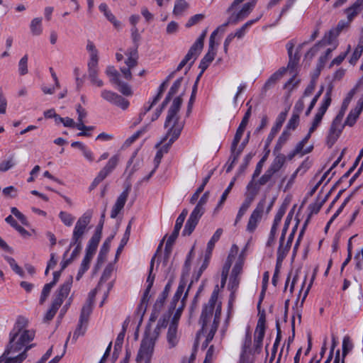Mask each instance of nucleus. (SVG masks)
Returning a JSON list of instances; mask_svg holds the SVG:
<instances>
[{"mask_svg": "<svg viewBox=\"0 0 363 363\" xmlns=\"http://www.w3.org/2000/svg\"><path fill=\"white\" fill-rule=\"evenodd\" d=\"M93 310V304L85 303V304L83 306L81 314L79 317V322L81 323H85V324H88L89 318L92 313Z\"/></svg>", "mask_w": 363, "mask_h": 363, "instance_id": "nucleus-36", "label": "nucleus"}, {"mask_svg": "<svg viewBox=\"0 0 363 363\" xmlns=\"http://www.w3.org/2000/svg\"><path fill=\"white\" fill-rule=\"evenodd\" d=\"M363 52V37L359 39L358 45L355 48L351 58L350 62L351 64L354 65L359 58L361 57Z\"/></svg>", "mask_w": 363, "mask_h": 363, "instance_id": "nucleus-44", "label": "nucleus"}, {"mask_svg": "<svg viewBox=\"0 0 363 363\" xmlns=\"http://www.w3.org/2000/svg\"><path fill=\"white\" fill-rule=\"evenodd\" d=\"M14 344V337L12 336L9 340V345L5 351L0 357V363H22L27 357V352L32 347V345H28L24 350L20 349V345Z\"/></svg>", "mask_w": 363, "mask_h": 363, "instance_id": "nucleus-5", "label": "nucleus"}, {"mask_svg": "<svg viewBox=\"0 0 363 363\" xmlns=\"http://www.w3.org/2000/svg\"><path fill=\"white\" fill-rule=\"evenodd\" d=\"M60 306V300H53L50 308L44 317V320L48 322L50 321L54 318Z\"/></svg>", "mask_w": 363, "mask_h": 363, "instance_id": "nucleus-38", "label": "nucleus"}, {"mask_svg": "<svg viewBox=\"0 0 363 363\" xmlns=\"http://www.w3.org/2000/svg\"><path fill=\"white\" fill-rule=\"evenodd\" d=\"M350 23L351 22H349L348 20L347 21L344 20L340 21L335 29L330 30L328 35L325 36V38H328V39L325 40V44H330L333 41V38L338 35L344 28H347L350 26Z\"/></svg>", "mask_w": 363, "mask_h": 363, "instance_id": "nucleus-19", "label": "nucleus"}, {"mask_svg": "<svg viewBox=\"0 0 363 363\" xmlns=\"http://www.w3.org/2000/svg\"><path fill=\"white\" fill-rule=\"evenodd\" d=\"M162 245H163V240L160 243V245L157 249L156 253L154 255V256L151 259L150 264L149 275L147 278V288L151 289L153 286V283H154L155 277V275L152 274L154 264H155L156 256H157V253L161 250Z\"/></svg>", "mask_w": 363, "mask_h": 363, "instance_id": "nucleus-26", "label": "nucleus"}, {"mask_svg": "<svg viewBox=\"0 0 363 363\" xmlns=\"http://www.w3.org/2000/svg\"><path fill=\"white\" fill-rule=\"evenodd\" d=\"M255 179L252 178V180L248 183L247 186V192L246 194L250 195L252 197L256 196V195L258 194L259 187V186H261L259 182H255Z\"/></svg>", "mask_w": 363, "mask_h": 363, "instance_id": "nucleus-47", "label": "nucleus"}, {"mask_svg": "<svg viewBox=\"0 0 363 363\" xmlns=\"http://www.w3.org/2000/svg\"><path fill=\"white\" fill-rule=\"evenodd\" d=\"M182 95L183 94L173 100V102L168 110L167 116L164 122V128H167L169 127V128L160 143H164L169 136H171V138H169V142L167 144H164L156 153L154 159V169H157L160 164L164 153H167L168 152L169 147L176 140H177L183 129V124L179 123V117L178 115L182 104Z\"/></svg>", "mask_w": 363, "mask_h": 363, "instance_id": "nucleus-1", "label": "nucleus"}, {"mask_svg": "<svg viewBox=\"0 0 363 363\" xmlns=\"http://www.w3.org/2000/svg\"><path fill=\"white\" fill-rule=\"evenodd\" d=\"M86 50L90 52L89 60H99L98 50H96L93 42L88 40Z\"/></svg>", "mask_w": 363, "mask_h": 363, "instance_id": "nucleus-57", "label": "nucleus"}, {"mask_svg": "<svg viewBox=\"0 0 363 363\" xmlns=\"http://www.w3.org/2000/svg\"><path fill=\"white\" fill-rule=\"evenodd\" d=\"M4 259L9 264L11 268L13 270V272L16 274H17L18 275H19L21 277H24L25 274H24L23 270L22 269V268L21 267H19L18 265L16 260L13 257H9V256H4Z\"/></svg>", "mask_w": 363, "mask_h": 363, "instance_id": "nucleus-46", "label": "nucleus"}, {"mask_svg": "<svg viewBox=\"0 0 363 363\" xmlns=\"http://www.w3.org/2000/svg\"><path fill=\"white\" fill-rule=\"evenodd\" d=\"M148 125L143 127L142 129L138 130L135 132L133 135H131L130 138H128L125 142V144L126 145H130L133 143H134L142 134L145 133L147 130Z\"/></svg>", "mask_w": 363, "mask_h": 363, "instance_id": "nucleus-56", "label": "nucleus"}, {"mask_svg": "<svg viewBox=\"0 0 363 363\" xmlns=\"http://www.w3.org/2000/svg\"><path fill=\"white\" fill-rule=\"evenodd\" d=\"M27 320L23 317H19L13 329L10 333V340L12 336L14 337V344L20 345L19 347L21 350H24L26 345L30 342L35 336V333L33 330H24L23 328L26 327Z\"/></svg>", "mask_w": 363, "mask_h": 363, "instance_id": "nucleus-6", "label": "nucleus"}, {"mask_svg": "<svg viewBox=\"0 0 363 363\" xmlns=\"http://www.w3.org/2000/svg\"><path fill=\"white\" fill-rule=\"evenodd\" d=\"M356 90L357 87H354L348 93L347 97L344 99L342 104L340 111L331 124L327 138V143L330 147L333 145L336 142L344 128V125H342V121L353 96L356 93Z\"/></svg>", "mask_w": 363, "mask_h": 363, "instance_id": "nucleus-4", "label": "nucleus"}, {"mask_svg": "<svg viewBox=\"0 0 363 363\" xmlns=\"http://www.w3.org/2000/svg\"><path fill=\"white\" fill-rule=\"evenodd\" d=\"M323 116H324V114H323L318 111L316 113V114L313 118V121L312 122L311 126L309 128L310 132H314L316 130V128L320 124Z\"/></svg>", "mask_w": 363, "mask_h": 363, "instance_id": "nucleus-62", "label": "nucleus"}, {"mask_svg": "<svg viewBox=\"0 0 363 363\" xmlns=\"http://www.w3.org/2000/svg\"><path fill=\"white\" fill-rule=\"evenodd\" d=\"M362 6L355 1L351 6L345 10V13L347 15L349 22H352L354 18L362 10Z\"/></svg>", "mask_w": 363, "mask_h": 363, "instance_id": "nucleus-28", "label": "nucleus"}, {"mask_svg": "<svg viewBox=\"0 0 363 363\" xmlns=\"http://www.w3.org/2000/svg\"><path fill=\"white\" fill-rule=\"evenodd\" d=\"M103 225H104V221L102 220V219H101L99 225H97V227L96 228V230H95L94 235H92V237L91 238V239L89 241V243H91V244L97 245V246L99 245V243L100 242L101 235H102Z\"/></svg>", "mask_w": 363, "mask_h": 363, "instance_id": "nucleus-41", "label": "nucleus"}, {"mask_svg": "<svg viewBox=\"0 0 363 363\" xmlns=\"http://www.w3.org/2000/svg\"><path fill=\"white\" fill-rule=\"evenodd\" d=\"M205 212V208L196 205L191 213L182 232L184 236L190 235L194 230L200 218Z\"/></svg>", "mask_w": 363, "mask_h": 363, "instance_id": "nucleus-8", "label": "nucleus"}, {"mask_svg": "<svg viewBox=\"0 0 363 363\" xmlns=\"http://www.w3.org/2000/svg\"><path fill=\"white\" fill-rule=\"evenodd\" d=\"M2 192L5 196L9 198H16L18 195V190L13 186H9L4 188Z\"/></svg>", "mask_w": 363, "mask_h": 363, "instance_id": "nucleus-64", "label": "nucleus"}, {"mask_svg": "<svg viewBox=\"0 0 363 363\" xmlns=\"http://www.w3.org/2000/svg\"><path fill=\"white\" fill-rule=\"evenodd\" d=\"M189 8V4L185 0H177L175 1L173 13L176 16L182 15Z\"/></svg>", "mask_w": 363, "mask_h": 363, "instance_id": "nucleus-45", "label": "nucleus"}, {"mask_svg": "<svg viewBox=\"0 0 363 363\" xmlns=\"http://www.w3.org/2000/svg\"><path fill=\"white\" fill-rule=\"evenodd\" d=\"M265 335V316L262 315L259 316L255 331V340L263 341Z\"/></svg>", "mask_w": 363, "mask_h": 363, "instance_id": "nucleus-25", "label": "nucleus"}, {"mask_svg": "<svg viewBox=\"0 0 363 363\" xmlns=\"http://www.w3.org/2000/svg\"><path fill=\"white\" fill-rule=\"evenodd\" d=\"M218 286L215 288L211 294V296L206 304L204 305L199 322L201 324V330L196 334V339L194 343V350L195 352L197 350V347L199 345V339L201 334L203 333H206L208 328V323H211L213 315H215L216 310L218 304L220 303L218 301Z\"/></svg>", "mask_w": 363, "mask_h": 363, "instance_id": "nucleus-3", "label": "nucleus"}, {"mask_svg": "<svg viewBox=\"0 0 363 363\" xmlns=\"http://www.w3.org/2000/svg\"><path fill=\"white\" fill-rule=\"evenodd\" d=\"M202 49H201L199 47H195V45L193 44L190 49L189 50L187 54L184 57V60H186V62H189L190 60H192L191 62H190L189 65H188L187 68L189 69L194 62L195 60L196 59L197 56L199 55Z\"/></svg>", "mask_w": 363, "mask_h": 363, "instance_id": "nucleus-30", "label": "nucleus"}, {"mask_svg": "<svg viewBox=\"0 0 363 363\" xmlns=\"http://www.w3.org/2000/svg\"><path fill=\"white\" fill-rule=\"evenodd\" d=\"M150 290H151V289L146 287V289L144 291L143 298L141 299L140 303L138 307V313H142V314L145 313L147 306V303L150 299L149 294H150Z\"/></svg>", "mask_w": 363, "mask_h": 363, "instance_id": "nucleus-42", "label": "nucleus"}, {"mask_svg": "<svg viewBox=\"0 0 363 363\" xmlns=\"http://www.w3.org/2000/svg\"><path fill=\"white\" fill-rule=\"evenodd\" d=\"M331 95H332V87H330V88H328V89L327 90L326 93L325 94V95L323 96V102H322L320 108L318 110V112L325 115V112L327 111V110H328V107L330 106L331 101H332Z\"/></svg>", "mask_w": 363, "mask_h": 363, "instance_id": "nucleus-35", "label": "nucleus"}, {"mask_svg": "<svg viewBox=\"0 0 363 363\" xmlns=\"http://www.w3.org/2000/svg\"><path fill=\"white\" fill-rule=\"evenodd\" d=\"M99 9L101 12L104 13L106 18L113 24L115 28H118L121 26L120 22L116 20L115 16L108 9L106 4L101 3L99 6Z\"/></svg>", "mask_w": 363, "mask_h": 363, "instance_id": "nucleus-27", "label": "nucleus"}, {"mask_svg": "<svg viewBox=\"0 0 363 363\" xmlns=\"http://www.w3.org/2000/svg\"><path fill=\"white\" fill-rule=\"evenodd\" d=\"M131 189V184L128 183L125 189V190L120 194V196L118 197L115 206L119 207L120 208H123L125 202L127 201L129 192Z\"/></svg>", "mask_w": 363, "mask_h": 363, "instance_id": "nucleus-37", "label": "nucleus"}, {"mask_svg": "<svg viewBox=\"0 0 363 363\" xmlns=\"http://www.w3.org/2000/svg\"><path fill=\"white\" fill-rule=\"evenodd\" d=\"M16 164V162L13 160V156L9 157V160L2 161L0 163V172H6L13 167Z\"/></svg>", "mask_w": 363, "mask_h": 363, "instance_id": "nucleus-58", "label": "nucleus"}, {"mask_svg": "<svg viewBox=\"0 0 363 363\" xmlns=\"http://www.w3.org/2000/svg\"><path fill=\"white\" fill-rule=\"evenodd\" d=\"M101 96L104 100L123 110L126 109L129 106L128 100L113 91L104 89L101 91Z\"/></svg>", "mask_w": 363, "mask_h": 363, "instance_id": "nucleus-11", "label": "nucleus"}, {"mask_svg": "<svg viewBox=\"0 0 363 363\" xmlns=\"http://www.w3.org/2000/svg\"><path fill=\"white\" fill-rule=\"evenodd\" d=\"M221 309H222L221 303H219L218 304L216 310V313H215V315L213 317V321L210 325V326H208L207 332L206 333H207V335H206L205 340L207 342L210 343V342L213 339V337L218 330V325L220 323Z\"/></svg>", "mask_w": 363, "mask_h": 363, "instance_id": "nucleus-14", "label": "nucleus"}, {"mask_svg": "<svg viewBox=\"0 0 363 363\" xmlns=\"http://www.w3.org/2000/svg\"><path fill=\"white\" fill-rule=\"evenodd\" d=\"M286 161V157L281 153H279L273 160L264 174L258 180L259 184L260 185H265L267 182L272 181L273 177L277 174L285 164Z\"/></svg>", "mask_w": 363, "mask_h": 363, "instance_id": "nucleus-7", "label": "nucleus"}, {"mask_svg": "<svg viewBox=\"0 0 363 363\" xmlns=\"http://www.w3.org/2000/svg\"><path fill=\"white\" fill-rule=\"evenodd\" d=\"M276 329H277V337H276V340L274 341V343L273 345V347L272 350V355L269 359V363H272V362L274 361V357L276 356L277 349H278V346H279V342L281 339V328H280V324H279V320H276Z\"/></svg>", "mask_w": 363, "mask_h": 363, "instance_id": "nucleus-34", "label": "nucleus"}, {"mask_svg": "<svg viewBox=\"0 0 363 363\" xmlns=\"http://www.w3.org/2000/svg\"><path fill=\"white\" fill-rule=\"evenodd\" d=\"M167 340L169 348H173L177 345L179 341V335L178 334V327L174 324H169L167 333Z\"/></svg>", "mask_w": 363, "mask_h": 363, "instance_id": "nucleus-16", "label": "nucleus"}, {"mask_svg": "<svg viewBox=\"0 0 363 363\" xmlns=\"http://www.w3.org/2000/svg\"><path fill=\"white\" fill-rule=\"evenodd\" d=\"M28 55H25L18 62V72L20 75L23 76L28 72Z\"/></svg>", "mask_w": 363, "mask_h": 363, "instance_id": "nucleus-52", "label": "nucleus"}, {"mask_svg": "<svg viewBox=\"0 0 363 363\" xmlns=\"http://www.w3.org/2000/svg\"><path fill=\"white\" fill-rule=\"evenodd\" d=\"M291 246V245L285 242V238L280 237L277 253V262H278V264H281L283 260L288 255Z\"/></svg>", "mask_w": 363, "mask_h": 363, "instance_id": "nucleus-17", "label": "nucleus"}, {"mask_svg": "<svg viewBox=\"0 0 363 363\" xmlns=\"http://www.w3.org/2000/svg\"><path fill=\"white\" fill-rule=\"evenodd\" d=\"M288 114V110H286L285 111L281 112L276 120L275 125L272 128L270 133H269L267 138L266 140L265 143V148H267L273 139L274 138L277 133L279 132V130L281 129L284 122L285 121L286 116Z\"/></svg>", "mask_w": 363, "mask_h": 363, "instance_id": "nucleus-13", "label": "nucleus"}, {"mask_svg": "<svg viewBox=\"0 0 363 363\" xmlns=\"http://www.w3.org/2000/svg\"><path fill=\"white\" fill-rule=\"evenodd\" d=\"M172 281L169 280L167 282V284L165 285L164 290L160 294V295L159 296V297L157 298V299L155 303V308H161L163 306L164 303L166 298H167L168 294L170 291V289L172 287Z\"/></svg>", "mask_w": 363, "mask_h": 363, "instance_id": "nucleus-29", "label": "nucleus"}, {"mask_svg": "<svg viewBox=\"0 0 363 363\" xmlns=\"http://www.w3.org/2000/svg\"><path fill=\"white\" fill-rule=\"evenodd\" d=\"M325 199H323L322 201L320 202H315V203H311L309 206H308V210L310 211L309 214H311V216L313 214H317L320 208H322L323 203H325Z\"/></svg>", "mask_w": 363, "mask_h": 363, "instance_id": "nucleus-63", "label": "nucleus"}, {"mask_svg": "<svg viewBox=\"0 0 363 363\" xmlns=\"http://www.w3.org/2000/svg\"><path fill=\"white\" fill-rule=\"evenodd\" d=\"M235 258L234 255L229 254L223 267L221 274L228 276L230 269Z\"/></svg>", "mask_w": 363, "mask_h": 363, "instance_id": "nucleus-60", "label": "nucleus"}, {"mask_svg": "<svg viewBox=\"0 0 363 363\" xmlns=\"http://www.w3.org/2000/svg\"><path fill=\"white\" fill-rule=\"evenodd\" d=\"M240 281V277H234L230 274L228 289L230 291H238Z\"/></svg>", "mask_w": 363, "mask_h": 363, "instance_id": "nucleus-59", "label": "nucleus"}, {"mask_svg": "<svg viewBox=\"0 0 363 363\" xmlns=\"http://www.w3.org/2000/svg\"><path fill=\"white\" fill-rule=\"evenodd\" d=\"M119 162V155H115L111 157L108 161L106 166L101 169L99 172L101 175H102L104 178H106L108 174H110L113 170L116 168L118 163Z\"/></svg>", "mask_w": 363, "mask_h": 363, "instance_id": "nucleus-22", "label": "nucleus"}, {"mask_svg": "<svg viewBox=\"0 0 363 363\" xmlns=\"http://www.w3.org/2000/svg\"><path fill=\"white\" fill-rule=\"evenodd\" d=\"M193 250L194 249L192 248L186 257L183 267L182 277L187 276L190 272L191 263L193 257Z\"/></svg>", "mask_w": 363, "mask_h": 363, "instance_id": "nucleus-54", "label": "nucleus"}, {"mask_svg": "<svg viewBox=\"0 0 363 363\" xmlns=\"http://www.w3.org/2000/svg\"><path fill=\"white\" fill-rule=\"evenodd\" d=\"M306 277H305V279L303 281V285H302V287L299 291V294H298V296H300L301 295V293L302 291V289H303V287L305 284V282H306ZM310 287H311V284L308 286L307 289L306 290L304 294H303V296L301 299V303H300V306H298V299H299V297L297 298V300H296V306L295 307H293V310H296L295 311V314L293 315V317L295 315L297 316L298 319V322L299 323H301V311H302V308H303V303L306 300V298L307 297V295L308 294V291H309V289H310Z\"/></svg>", "mask_w": 363, "mask_h": 363, "instance_id": "nucleus-23", "label": "nucleus"}, {"mask_svg": "<svg viewBox=\"0 0 363 363\" xmlns=\"http://www.w3.org/2000/svg\"><path fill=\"white\" fill-rule=\"evenodd\" d=\"M154 346L151 340L143 339L136 357V362L138 363L151 362Z\"/></svg>", "mask_w": 363, "mask_h": 363, "instance_id": "nucleus-9", "label": "nucleus"}, {"mask_svg": "<svg viewBox=\"0 0 363 363\" xmlns=\"http://www.w3.org/2000/svg\"><path fill=\"white\" fill-rule=\"evenodd\" d=\"M284 213H285V208L281 207L278 210L277 214L275 215V217H274V219L273 221V224H272V226L271 228V230H270V233L269 235V238H268V240H267V242L266 244L267 247L272 246L274 244L277 228H278Z\"/></svg>", "mask_w": 363, "mask_h": 363, "instance_id": "nucleus-12", "label": "nucleus"}, {"mask_svg": "<svg viewBox=\"0 0 363 363\" xmlns=\"http://www.w3.org/2000/svg\"><path fill=\"white\" fill-rule=\"evenodd\" d=\"M91 216L92 212L86 211L77 220L73 230L72 236L69 247L64 253V259L67 255V253L70 250L71 247L74 246L75 247L72 251L69 258L74 260L79 255L82 250V240L84 235L89 230L88 225L91 222Z\"/></svg>", "mask_w": 363, "mask_h": 363, "instance_id": "nucleus-2", "label": "nucleus"}, {"mask_svg": "<svg viewBox=\"0 0 363 363\" xmlns=\"http://www.w3.org/2000/svg\"><path fill=\"white\" fill-rule=\"evenodd\" d=\"M187 294L188 291L185 293L184 296H183L182 301L180 302L179 306L174 310L176 311L169 324H174V326L178 327L179 320L180 319L181 315L185 306V300L187 297Z\"/></svg>", "mask_w": 363, "mask_h": 363, "instance_id": "nucleus-33", "label": "nucleus"}, {"mask_svg": "<svg viewBox=\"0 0 363 363\" xmlns=\"http://www.w3.org/2000/svg\"><path fill=\"white\" fill-rule=\"evenodd\" d=\"M106 74L109 77L111 83L116 84L119 82V73L113 66H108L106 69Z\"/></svg>", "mask_w": 363, "mask_h": 363, "instance_id": "nucleus-48", "label": "nucleus"}, {"mask_svg": "<svg viewBox=\"0 0 363 363\" xmlns=\"http://www.w3.org/2000/svg\"><path fill=\"white\" fill-rule=\"evenodd\" d=\"M98 62L99 60H89L88 62V74L89 77L98 76Z\"/></svg>", "mask_w": 363, "mask_h": 363, "instance_id": "nucleus-53", "label": "nucleus"}, {"mask_svg": "<svg viewBox=\"0 0 363 363\" xmlns=\"http://www.w3.org/2000/svg\"><path fill=\"white\" fill-rule=\"evenodd\" d=\"M59 217L62 222L67 226H71L74 220V217L65 211H61L59 214Z\"/></svg>", "mask_w": 363, "mask_h": 363, "instance_id": "nucleus-55", "label": "nucleus"}, {"mask_svg": "<svg viewBox=\"0 0 363 363\" xmlns=\"http://www.w3.org/2000/svg\"><path fill=\"white\" fill-rule=\"evenodd\" d=\"M30 31L33 35H40L43 32L42 28V18H35L30 23Z\"/></svg>", "mask_w": 363, "mask_h": 363, "instance_id": "nucleus-40", "label": "nucleus"}, {"mask_svg": "<svg viewBox=\"0 0 363 363\" xmlns=\"http://www.w3.org/2000/svg\"><path fill=\"white\" fill-rule=\"evenodd\" d=\"M86 326L87 324H85V323H81L79 321L77 328H76L73 334L74 340H76L79 336L84 335L86 330Z\"/></svg>", "mask_w": 363, "mask_h": 363, "instance_id": "nucleus-61", "label": "nucleus"}, {"mask_svg": "<svg viewBox=\"0 0 363 363\" xmlns=\"http://www.w3.org/2000/svg\"><path fill=\"white\" fill-rule=\"evenodd\" d=\"M114 235H111L104 242L97 257V265L103 264L106 258V255L110 249L111 242Z\"/></svg>", "mask_w": 363, "mask_h": 363, "instance_id": "nucleus-21", "label": "nucleus"}, {"mask_svg": "<svg viewBox=\"0 0 363 363\" xmlns=\"http://www.w3.org/2000/svg\"><path fill=\"white\" fill-rule=\"evenodd\" d=\"M98 246L88 242L86 247V254L84 259L82 261L81 266L79 268L87 271L89 268L90 262L96 253Z\"/></svg>", "mask_w": 363, "mask_h": 363, "instance_id": "nucleus-15", "label": "nucleus"}, {"mask_svg": "<svg viewBox=\"0 0 363 363\" xmlns=\"http://www.w3.org/2000/svg\"><path fill=\"white\" fill-rule=\"evenodd\" d=\"M252 345L251 335L249 331H247L245 340L242 347V351L240 355H243L244 357H250V347Z\"/></svg>", "mask_w": 363, "mask_h": 363, "instance_id": "nucleus-39", "label": "nucleus"}, {"mask_svg": "<svg viewBox=\"0 0 363 363\" xmlns=\"http://www.w3.org/2000/svg\"><path fill=\"white\" fill-rule=\"evenodd\" d=\"M299 124V116L297 113H293L291 118L289 120L287 125L285 128L286 130H294Z\"/></svg>", "mask_w": 363, "mask_h": 363, "instance_id": "nucleus-50", "label": "nucleus"}, {"mask_svg": "<svg viewBox=\"0 0 363 363\" xmlns=\"http://www.w3.org/2000/svg\"><path fill=\"white\" fill-rule=\"evenodd\" d=\"M264 207V200H262L257 203L255 209L252 211L249 218L246 228L247 231L250 233H253L256 230L258 223L260 222L262 219Z\"/></svg>", "mask_w": 363, "mask_h": 363, "instance_id": "nucleus-10", "label": "nucleus"}, {"mask_svg": "<svg viewBox=\"0 0 363 363\" xmlns=\"http://www.w3.org/2000/svg\"><path fill=\"white\" fill-rule=\"evenodd\" d=\"M72 279V276H70L69 279L60 286L55 298H54V300H60V305H62L63 300L68 296L70 291Z\"/></svg>", "mask_w": 363, "mask_h": 363, "instance_id": "nucleus-20", "label": "nucleus"}, {"mask_svg": "<svg viewBox=\"0 0 363 363\" xmlns=\"http://www.w3.org/2000/svg\"><path fill=\"white\" fill-rule=\"evenodd\" d=\"M222 233H223L222 228H218L216 230V231L214 233V234L213 235L211 240L208 241V242L207 244L206 255L211 256L212 251L215 247V244H216V242H217L219 240Z\"/></svg>", "mask_w": 363, "mask_h": 363, "instance_id": "nucleus-32", "label": "nucleus"}, {"mask_svg": "<svg viewBox=\"0 0 363 363\" xmlns=\"http://www.w3.org/2000/svg\"><path fill=\"white\" fill-rule=\"evenodd\" d=\"M353 348V345L350 340V337L346 335L343 337L342 340V358L341 363L345 362V358L350 350Z\"/></svg>", "mask_w": 363, "mask_h": 363, "instance_id": "nucleus-43", "label": "nucleus"}, {"mask_svg": "<svg viewBox=\"0 0 363 363\" xmlns=\"http://www.w3.org/2000/svg\"><path fill=\"white\" fill-rule=\"evenodd\" d=\"M254 7L255 6L252 5V4L249 2L245 4L242 9L234 16V20L232 21V23L233 24H236L239 21L245 18Z\"/></svg>", "mask_w": 363, "mask_h": 363, "instance_id": "nucleus-31", "label": "nucleus"}, {"mask_svg": "<svg viewBox=\"0 0 363 363\" xmlns=\"http://www.w3.org/2000/svg\"><path fill=\"white\" fill-rule=\"evenodd\" d=\"M286 72V69L285 67H281L274 74H272L265 82L263 86V89L266 91L274 86L276 83L284 76Z\"/></svg>", "mask_w": 363, "mask_h": 363, "instance_id": "nucleus-18", "label": "nucleus"}, {"mask_svg": "<svg viewBox=\"0 0 363 363\" xmlns=\"http://www.w3.org/2000/svg\"><path fill=\"white\" fill-rule=\"evenodd\" d=\"M362 110L363 107H362L359 104H357L356 107L350 111V113L348 114L346 118L345 123H342V125H344V127L345 125H349L350 127L353 126L356 123L357 118H359V116L362 111Z\"/></svg>", "mask_w": 363, "mask_h": 363, "instance_id": "nucleus-24", "label": "nucleus"}, {"mask_svg": "<svg viewBox=\"0 0 363 363\" xmlns=\"http://www.w3.org/2000/svg\"><path fill=\"white\" fill-rule=\"evenodd\" d=\"M138 55H137V50L134 49L130 52V56L125 60V63L127 65V68H130V69L135 67L138 65Z\"/></svg>", "mask_w": 363, "mask_h": 363, "instance_id": "nucleus-49", "label": "nucleus"}, {"mask_svg": "<svg viewBox=\"0 0 363 363\" xmlns=\"http://www.w3.org/2000/svg\"><path fill=\"white\" fill-rule=\"evenodd\" d=\"M258 20V18L255 19V20H250V21H248L247 22H246L244 25H242V26L241 28H240L239 29H238L236 30V32L234 33L235 35L236 36V38H242L247 30L255 23Z\"/></svg>", "mask_w": 363, "mask_h": 363, "instance_id": "nucleus-51", "label": "nucleus"}]
</instances>
